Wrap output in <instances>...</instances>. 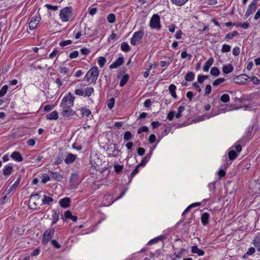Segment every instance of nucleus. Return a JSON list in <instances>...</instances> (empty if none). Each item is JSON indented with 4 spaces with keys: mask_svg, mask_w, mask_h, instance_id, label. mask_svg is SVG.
<instances>
[{
    "mask_svg": "<svg viewBox=\"0 0 260 260\" xmlns=\"http://www.w3.org/2000/svg\"><path fill=\"white\" fill-rule=\"evenodd\" d=\"M99 75V70L96 66L93 67L87 72L85 80L90 83H95Z\"/></svg>",
    "mask_w": 260,
    "mask_h": 260,
    "instance_id": "f257e3e1",
    "label": "nucleus"
},
{
    "mask_svg": "<svg viewBox=\"0 0 260 260\" xmlns=\"http://www.w3.org/2000/svg\"><path fill=\"white\" fill-rule=\"evenodd\" d=\"M72 8L67 7L63 8L60 12V18L63 22H67L72 16Z\"/></svg>",
    "mask_w": 260,
    "mask_h": 260,
    "instance_id": "f03ea898",
    "label": "nucleus"
},
{
    "mask_svg": "<svg viewBox=\"0 0 260 260\" xmlns=\"http://www.w3.org/2000/svg\"><path fill=\"white\" fill-rule=\"evenodd\" d=\"M75 97L72 96L71 92H69L67 95L63 97L60 104V106L62 107H72L74 105Z\"/></svg>",
    "mask_w": 260,
    "mask_h": 260,
    "instance_id": "7ed1b4c3",
    "label": "nucleus"
},
{
    "mask_svg": "<svg viewBox=\"0 0 260 260\" xmlns=\"http://www.w3.org/2000/svg\"><path fill=\"white\" fill-rule=\"evenodd\" d=\"M54 229L52 226L45 230L42 238V243L44 244H47L54 236Z\"/></svg>",
    "mask_w": 260,
    "mask_h": 260,
    "instance_id": "20e7f679",
    "label": "nucleus"
},
{
    "mask_svg": "<svg viewBox=\"0 0 260 260\" xmlns=\"http://www.w3.org/2000/svg\"><path fill=\"white\" fill-rule=\"evenodd\" d=\"M144 36V31L140 30L135 32L131 39V44L132 45H136L139 44Z\"/></svg>",
    "mask_w": 260,
    "mask_h": 260,
    "instance_id": "39448f33",
    "label": "nucleus"
},
{
    "mask_svg": "<svg viewBox=\"0 0 260 260\" xmlns=\"http://www.w3.org/2000/svg\"><path fill=\"white\" fill-rule=\"evenodd\" d=\"M150 26L153 29L159 30L161 27L160 18L157 14H154L150 21Z\"/></svg>",
    "mask_w": 260,
    "mask_h": 260,
    "instance_id": "423d86ee",
    "label": "nucleus"
},
{
    "mask_svg": "<svg viewBox=\"0 0 260 260\" xmlns=\"http://www.w3.org/2000/svg\"><path fill=\"white\" fill-rule=\"evenodd\" d=\"M257 3L258 0H253L252 2L250 4L244 15V18L245 19L248 17L251 14L255 12Z\"/></svg>",
    "mask_w": 260,
    "mask_h": 260,
    "instance_id": "0eeeda50",
    "label": "nucleus"
},
{
    "mask_svg": "<svg viewBox=\"0 0 260 260\" xmlns=\"http://www.w3.org/2000/svg\"><path fill=\"white\" fill-rule=\"evenodd\" d=\"M77 158V156L76 155L73 154L72 153H68L67 156L64 158L63 156L59 157L58 158V160H56V162H59L64 160L65 162H74L76 159Z\"/></svg>",
    "mask_w": 260,
    "mask_h": 260,
    "instance_id": "6e6552de",
    "label": "nucleus"
},
{
    "mask_svg": "<svg viewBox=\"0 0 260 260\" xmlns=\"http://www.w3.org/2000/svg\"><path fill=\"white\" fill-rule=\"evenodd\" d=\"M40 20L41 17L40 16H33L29 23V28L31 30L35 29L40 21Z\"/></svg>",
    "mask_w": 260,
    "mask_h": 260,
    "instance_id": "1a4fd4ad",
    "label": "nucleus"
},
{
    "mask_svg": "<svg viewBox=\"0 0 260 260\" xmlns=\"http://www.w3.org/2000/svg\"><path fill=\"white\" fill-rule=\"evenodd\" d=\"M250 186L254 190L255 192H260V177L255 179L250 182Z\"/></svg>",
    "mask_w": 260,
    "mask_h": 260,
    "instance_id": "9d476101",
    "label": "nucleus"
},
{
    "mask_svg": "<svg viewBox=\"0 0 260 260\" xmlns=\"http://www.w3.org/2000/svg\"><path fill=\"white\" fill-rule=\"evenodd\" d=\"M93 165V164H91ZM92 167H93L95 170L99 171L101 173H104L107 171L109 173V171L108 170V167L106 166H103V164H93V165H92Z\"/></svg>",
    "mask_w": 260,
    "mask_h": 260,
    "instance_id": "9b49d317",
    "label": "nucleus"
},
{
    "mask_svg": "<svg viewBox=\"0 0 260 260\" xmlns=\"http://www.w3.org/2000/svg\"><path fill=\"white\" fill-rule=\"evenodd\" d=\"M61 115L63 117H71L75 114V112L72 110L71 107H62Z\"/></svg>",
    "mask_w": 260,
    "mask_h": 260,
    "instance_id": "f8f14e48",
    "label": "nucleus"
},
{
    "mask_svg": "<svg viewBox=\"0 0 260 260\" xmlns=\"http://www.w3.org/2000/svg\"><path fill=\"white\" fill-rule=\"evenodd\" d=\"M249 78L246 74H241L236 76L234 78L235 82L239 84H243L246 81H247Z\"/></svg>",
    "mask_w": 260,
    "mask_h": 260,
    "instance_id": "ddd939ff",
    "label": "nucleus"
},
{
    "mask_svg": "<svg viewBox=\"0 0 260 260\" xmlns=\"http://www.w3.org/2000/svg\"><path fill=\"white\" fill-rule=\"evenodd\" d=\"M71 200L70 198L65 197L59 201L60 206L64 208H67L70 206Z\"/></svg>",
    "mask_w": 260,
    "mask_h": 260,
    "instance_id": "4468645a",
    "label": "nucleus"
},
{
    "mask_svg": "<svg viewBox=\"0 0 260 260\" xmlns=\"http://www.w3.org/2000/svg\"><path fill=\"white\" fill-rule=\"evenodd\" d=\"M124 62V58L122 57H119L118 59L110 66V69H116L122 65Z\"/></svg>",
    "mask_w": 260,
    "mask_h": 260,
    "instance_id": "2eb2a0df",
    "label": "nucleus"
},
{
    "mask_svg": "<svg viewBox=\"0 0 260 260\" xmlns=\"http://www.w3.org/2000/svg\"><path fill=\"white\" fill-rule=\"evenodd\" d=\"M59 213L60 211L59 209H56L53 210L51 225L55 224V223H57L59 219Z\"/></svg>",
    "mask_w": 260,
    "mask_h": 260,
    "instance_id": "dca6fc26",
    "label": "nucleus"
},
{
    "mask_svg": "<svg viewBox=\"0 0 260 260\" xmlns=\"http://www.w3.org/2000/svg\"><path fill=\"white\" fill-rule=\"evenodd\" d=\"M210 215L208 213H204L201 217V220L203 225H207L209 222Z\"/></svg>",
    "mask_w": 260,
    "mask_h": 260,
    "instance_id": "f3484780",
    "label": "nucleus"
},
{
    "mask_svg": "<svg viewBox=\"0 0 260 260\" xmlns=\"http://www.w3.org/2000/svg\"><path fill=\"white\" fill-rule=\"evenodd\" d=\"M145 165H146V164H139V165L135 168L134 170L131 174V175L129 177V180L128 183H129L131 182L133 178L135 176V175L138 173L139 168L140 167H144Z\"/></svg>",
    "mask_w": 260,
    "mask_h": 260,
    "instance_id": "a211bd4d",
    "label": "nucleus"
},
{
    "mask_svg": "<svg viewBox=\"0 0 260 260\" xmlns=\"http://www.w3.org/2000/svg\"><path fill=\"white\" fill-rule=\"evenodd\" d=\"M234 70V67L232 64H228L224 65L222 67V71L224 74H227L231 73Z\"/></svg>",
    "mask_w": 260,
    "mask_h": 260,
    "instance_id": "6ab92c4d",
    "label": "nucleus"
},
{
    "mask_svg": "<svg viewBox=\"0 0 260 260\" xmlns=\"http://www.w3.org/2000/svg\"><path fill=\"white\" fill-rule=\"evenodd\" d=\"M11 157L15 161H21L23 160L22 157L19 152L14 151L11 154Z\"/></svg>",
    "mask_w": 260,
    "mask_h": 260,
    "instance_id": "aec40b11",
    "label": "nucleus"
},
{
    "mask_svg": "<svg viewBox=\"0 0 260 260\" xmlns=\"http://www.w3.org/2000/svg\"><path fill=\"white\" fill-rule=\"evenodd\" d=\"M191 252L197 253L199 256H202L205 254V251L203 250L199 249L197 246H192L191 247Z\"/></svg>",
    "mask_w": 260,
    "mask_h": 260,
    "instance_id": "412c9836",
    "label": "nucleus"
},
{
    "mask_svg": "<svg viewBox=\"0 0 260 260\" xmlns=\"http://www.w3.org/2000/svg\"><path fill=\"white\" fill-rule=\"evenodd\" d=\"M58 118V113L56 111H54L46 115V119L48 120H56Z\"/></svg>",
    "mask_w": 260,
    "mask_h": 260,
    "instance_id": "4be33fe9",
    "label": "nucleus"
},
{
    "mask_svg": "<svg viewBox=\"0 0 260 260\" xmlns=\"http://www.w3.org/2000/svg\"><path fill=\"white\" fill-rule=\"evenodd\" d=\"M253 244L257 250L260 252V235L256 236L253 240Z\"/></svg>",
    "mask_w": 260,
    "mask_h": 260,
    "instance_id": "5701e85b",
    "label": "nucleus"
},
{
    "mask_svg": "<svg viewBox=\"0 0 260 260\" xmlns=\"http://www.w3.org/2000/svg\"><path fill=\"white\" fill-rule=\"evenodd\" d=\"M214 59L213 58H209L205 63L204 67H203V70L205 72H208L209 69L213 64Z\"/></svg>",
    "mask_w": 260,
    "mask_h": 260,
    "instance_id": "b1692460",
    "label": "nucleus"
},
{
    "mask_svg": "<svg viewBox=\"0 0 260 260\" xmlns=\"http://www.w3.org/2000/svg\"><path fill=\"white\" fill-rule=\"evenodd\" d=\"M64 217L66 218L70 219L73 221H76L78 218L77 216L72 215V213L70 210H67L65 212Z\"/></svg>",
    "mask_w": 260,
    "mask_h": 260,
    "instance_id": "393cba45",
    "label": "nucleus"
},
{
    "mask_svg": "<svg viewBox=\"0 0 260 260\" xmlns=\"http://www.w3.org/2000/svg\"><path fill=\"white\" fill-rule=\"evenodd\" d=\"M53 201V199L52 198L48 197L46 195L43 196V198L42 199V204L44 205H50L51 203Z\"/></svg>",
    "mask_w": 260,
    "mask_h": 260,
    "instance_id": "a878e982",
    "label": "nucleus"
},
{
    "mask_svg": "<svg viewBox=\"0 0 260 260\" xmlns=\"http://www.w3.org/2000/svg\"><path fill=\"white\" fill-rule=\"evenodd\" d=\"M49 172L51 173V178L52 179H54V180L57 181H61V179L63 178L62 176L59 173L53 172L52 171H49Z\"/></svg>",
    "mask_w": 260,
    "mask_h": 260,
    "instance_id": "bb28decb",
    "label": "nucleus"
},
{
    "mask_svg": "<svg viewBox=\"0 0 260 260\" xmlns=\"http://www.w3.org/2000/svg\"><path fill=\"white\" fill-rule=\"evenodd\" d=\"M169 91L171 94V95L175 99L177 98V94L176 93V86L173 84H172L169 86Z\"/></svg>",
    "mask_w": 260,
    "mask_h": 260,
    "instance_id": "cd10ccee",
    "label": "nucleus"
},
{
    "mask_svg": "<svg viewBox=\"0 0 260 260\" xmlns=\"http://www.w3.org/2000/svg\"><path fill=\"white\" fill-rule=\"evenodd\" d=\"M20 177H19L15 181V182L12 185H11L9 189L7 191V194H10L12 191V190L18 185L20 182Z\"/></svg>",
    "mask_w": 260,
    "mask_h": 260,
    "instance_id": "c85d7f7f",
    "label": "nucleus"
},
{
    "mask_svg": "<svg viewBox=\"0 0 260 260\" xmlns=\"http://www.w3.org/2000/svg\"><path fill=\"white\" fill-rule=\"evenodd\" d=\"M13 170L12 166L6 165L3 169V174L6 176H8L11 174Z\"/></svg>",
    "mask_w": 260,
    "mask_h": 260,
    "instance_id": "c756f323",
    "label": "nucleus"
},
{
    "mask_svg": "<svg viewBox=\"0 0 260 260\" xmlns=\"http://www.w3.org/2000/svg\"><path fill=\"white\" fill-rule=\"evenodd\" d=\"M79 110L81 112V115L82 117L88 116L91 113L90 110L86 108L82 107Z\"/></svg>",
    "mask_w": 260,
    "mask_h": 260,
    "instance_id": "7c9ffc66",
    "label": "nucleus"
},
{
    "mask_svg": "<svg viewBox=\"0 0 260 260\" xmlns=\"http://www.w3.org/2000/svg\"><path fill=\"white\" fill-rule=\"evenodd\" d=\"M195 74L192 72H188L185 77L186 81H192L194 78Z\"/></svg>",
    "mask_w": 260,
    "mask_h": 260,
    "instance_id": "2f4dec72",
    "label": "nucleus"
},
{
    "mask_svg": "<svg viewBox=\"0 0 260 260\" xmlns=\"http://www.w3.org/2000/svg\"><path fill=\"white\" fill-rule=\"evenodd\" d=\"M129 75L128 74L124 75L122 77V79L120 80L119 85L121 87L124 86L127 82L128 80L129 79Z\"/></svg>",
    "mask_w": 260,
    "mask_h": 260,
    "instance_id": "473e14b6",
    "label": "nucleus"
},
{
    "mask_svg": "<svg viewBox=\"0 0 260 260\" xmlns=\"http://www.w3.org/2000/svg\"><path fill=\"white\" fill-rule=\"evenodd\" d=\"M173 4L177 6H182L184 5L188 0H171Z\"/></svg>",
    "mask_w": 260,
    "mask_h": 260,
    "instance_id": "72a5a7b5",
    "label": "nucleus"
},
{
    "mask_svg": "<svg viewBox=\"0 0 260 260\" xmlns=\"http://www.w3.org/2000/svg\"><path fill=\"white\" fill-rule=\"evenodd\" d=\"M121 49L123 51L127 52L131 50V47L126 42H123L121 44Z\"/></svg>",
    "mask_w": 260,
    "mask_h": 260,
    "instance_id": "f704fd0d",
    "label": "nucleus"
},
{
    "mask_svg": "<svg viewBox=\"0 0 260 260\" xmlns=\"http://www.w3.org/2000/svg\"><path fill=\"white\" fill-rule=\"evenodd\" d=\"M210 74L215 77H217L219 75L220 72L217 67H213L211 69Z\"/></svg>",
    "mask_w": 260,
    "mask_h": 260,
    "instance_id": "c9c22d12",
    "label": "nucleus"
},
{
    "mask_svg": "<svg viewBox=\"0 0 260 260\" xmlns=\"http://www.w3.org/2000/svg\"><path fill=\"white\" fill-rule=\"evenodd\" d=\"M185 107L183 106H180L178 108V111L175 115V117L177 118H179L182 116V113L184 111Z\"/></svg>",
    "mask_w": 260,
    "mask_h": 260,
    "instance_id": "e433bc0d",
    "label": "nucleus"
},
{
    "mask_svg": "<svg viewBox=\"0 0 260 260\" xmlns=\"http://www.w3.org/2000/svg\"><path fill=\"white\" fill-rule=\"evenodd\" d=\"M98 62L99 66L101 68H103L105 66V64L106 62V59L104 57L101 56V57H99Z\"/></svg>",
    "mask_w": 260,
    "mask_h": 260,
    "instance_id": "4c0bfd02",
    "label": "nucleus"
},
{
    "mask_svg": "<svg viewBox=\"0 0 260 260\" xmlns=\"http://www.w3.org/2000/svg\"><path fill=\"white\" fill-rule=\"evenodd\" d=\"M225 81L224 78H219L213 82V86H217Z\"/></svg>",
    "mask_w": 260,
    "mask_h": 260,
    "instance_id": "58836bf2",
    "label": "nucleus"
},
{
    "mask_svg": "<svg viewBox=\"0 0 260 260\" xmlns=\"http://www.w3.org/2000/svg\"><path fill=\"white\" fill-rule=\"evenodd\" d=\"M93 91H94V89L92 87H87L85 89L84 96H89L92 93Z\"/></svg>",
    "mask_w": 260,
    "mask_h": 260,
    "instance_id": "ea45409f",
    "label": "nucleus"
},
{
    "mask_svg": "<svg viewBox=\"0 0 260 260\" xmlns=\"http://www.w3.org/2000/svg\"><path fill=\"white\" fill-rule=\"evenodd\" d=\"M8 86L6 85H4L0 90V98L4 96L7 92Z\"/></svg>",
    "mask_w": 260,
    "mask_h": 260,
    "instance_id": "a19ab883",
    "label": "nucleus"
},
{
    "mask_svg": "<svg viewBox=\"0 0 260 260\" xmlns=\"http://www.w3.org/2000/svg\"><path fill=\"white\" fill-rule=\"evenodd\" d=\"M255 249L254 247H250L248 249V251L243 255V258H246L247 255H251L254 253Z\"/></svg>",
    "mask_w": 260,
    "mask_h": 260,
    "instance_id": "79ce46f5",
    "label": "nucleus"
},
{
    "mask_svg": "<svg viewBox=\"0 0 260 260\" xmlns=\"http://www.w3.org/2000/svg\"><path fill=\"white\" fill-rule=\"evenodd\" d=\"M237 156V153L234 150H231L229 151V158L230 160H233Z\"/></svg>",
    "mask_w": 260,
    "mask_h": 260,
    "instance_id": "37998d69",
    "label": "nucleus"
},
{
    "mask_svg": "<svg viewBox=\"0 0 260 260\" xmlns=\"http://www.w3.org/2000/svg\"><path fill=\"white\" fill-rule=\"evenodd\" d=\"M133 138V136L131 132L127 131L126 132L123 136V139L125 141H128Z\"/></svg>",
    "mask_w": 260,
    "mask_h": 260,
    "instance_id": "c03bdc74",
    "label": "nucleus"
},
{
    "mask_svg": "<svg viewBox=\"0 0 260 260\" xmlns=\"http://www.w3.org/2000/svg\"><path fill=\"white\" fill-rule=\"evenodd\" d=\"M107 20H108V22L110 23H114L115 22V20H116L115 15L113 13L109 14L108 16Z\"/></svg>",
    "mask_w": 260,
    "mask_h": 260,
    "instance_id": "a18cd8bd",
    "label": "nucleus"
},
{
    "mask_svg": "<svg viewBox=\"0 0 260 260\" xmlns=\"http://www.w3.org/2000/svg\"><path fill=\"white\" fill-rule=\"evenodd\" d=\"M163 238L162 236H158L151 240H150L148 243V245H151L157 242L159 240H161Z\"/></svg>",
    "mask_w": 260,
    "mask_h": 260,
    "instance_id": "49530a36",
    "label": "nucleus"
},
{
    "mask_svg": "<svg viewBox=\"0 0 260 260\" xmlns=\"http://www.w3.org/2000/svg\"><path fill=\"white\" fill-rule=\"evenodd\" d=\"M220 100L223 103H227L230 101V96L228 94H223L220 97Z\"/></svg>",
    "mask_w": 260,
    "mask_h": 260,
    "instance_id": "de8ad7c7",
    "label": "nucleus"
},
{
    "mask_svg": "<svg viewBox=\"0 0 260 260\" xmlns=\"http://www.w3.org/2000/svg\"><path fill=\"white\" fill-rule=\"evenodd\" d=\"M114 103H115L114 98H110V100H109L108 104H107L108 107L110 109H112L114 107Z\"/></svg>",
    "mask_w": 260,
    "mask_h": 260,
    "instance_id": "09e8293b",
    "label": "nucleus"
},
{
    "mask_svg": "<svg viewBox=\"0 0 260 260\" xmlns=\"http://www.w3.org/2000/svg\"><path fill=\"white\" fill-rule=\"evenodd\" d=\"M221 50L222 52H228L231 50V46L227 44H223Z\"/></svg>",
    "mask_w": 260,
    "mask_h": 260,
    "instance_id": "8fccbe9b",
    "label": "nucleus"
},
{
    "mask_svg": "<svg viewBox=\"0 0 260 260\" xmlns=\"http://www.w3.org/2000/svg\"><path fill=\"white\" fill-rule=\"evenodd\" d=\"M59 72L61 74L68 75L70 73V70L66 67H60Z\"/></svg>",
    "mask_w": 260,
    "mask_h": 260,
    "instance_id": "3c124183",
    "label": "nucleus"
},
{
    "mask_svg": "<svg viewBox=\"0 0 260 260\" xmlns=\"http://www.w3.org/2000/svg\"><path fill=\"white\" fill-rule=\"evenodd\" d=\"M149 131L148 128L146 126L140 127L137 131L138 134H141L142 132H148Z\"/></svg>",
    "mask_w": 260,
    "mask_h": 260,
    "instance_id": "603ef678",
    "label": "nucleus"
},
{
    "mask_svg": "<svg viewBox=\"0 0 260 260\" xmlns=\"http://www.w3.org/2000/svg\"><path fill=\"white\" fill-rule=\"evenodd\" d=\"M72 43V41L70 40L61 41L59 43V45L61 47H64Z\"/></svg>",
    "mask_w": 260,
    "mask_h": 260,
    "instance_id": "864d4df0",
    "label": "nucleus"
},
{
    "mask_svg": "<svg viewBox=\"0 0 260 260\" xmlns=\"http://www.w3.org/2000/svg\"><path fill=\"white\" fill-rule=\"evenodd\" d=\"M185 250L184 248H181L178 253L175 254V256L177 258L182 257L183 254L184 253Z\"/></svg>",
    "mask_w": 260,
    "mask_h": 260,
    "instance_id": "5fc2aeb1",
    "label": "nucleus"
},
{
    "mask_svg": "<svg viewBox=\"0 0 260 260\" xmlns=\"http://www.w3.org/2000/svg\"><path fill=\"white\" fill-rule=\"evenodd\" d=\"M45 7L50 10H53V11H56L58 10V6H52L50 4H46L45 5Z\"/></svg>",
    "mask_w": 260,
    "mask_h": 260,
    "instance_id": "6e6d98bb",
    "label": "nucleus"
},
{
    "mask_svg": "<svg viewBox=\"0 0 260 260\" xmlns=\"http://www.w3.org/2000/svg\"><path fill=\"white\" fill-rule=\"evenodd\" d=\"M123 166L122 165H115L114 166L115 171L117 173H120L123 169Z\"/></svg>",
    "mask_w": 260,
    "mask_h": 260,
    "instance_id": "4d7b16f0",
    "label": "nucleus"
},
{
    "mask_svg": "<svg viewBox=\"0 0 260 260\" xmlns=\"http://www.w3.org/2000/svg\"><path fill=\"white\" fill-rule=\"evenodd\" d=\"M211 90H212L211 86L209 84L206 85V88H205V95H209L211 92Z\"/></svg>",
    "mask_w": 260,
    "mask_h": 260,
    "instance_id": "13d9d810",
    "label": "nucleus"
},
{
    "mask_svg": "<svg viewBox=\"0 0 260 260\" xmlns=\"http://www.w3.org/2000/svg\"><path fill=\"white\" fill-rule=\"evenodd\" d=\"M80 52L82 55H87L90 52V50L89 49L83 47L81 49Z\"/></svg>",
    "mask_w": 260,
    "mask_h": 260,
    "instance_id": "bf43d9fd",
    "label": "nucleus"
},
{
    "mask_svg": "<svg viewBox=\"0 0 260 260\" xmlns=\"http://www.w3.org/2000/svg\"><path fill=\"white\" fill-rule=\"evenodd\" d=\"M51 245L57 249H59L61 245L57 242L56 240H52L51 242Z\"/></svg>",
    "mask_w": 260,
    "mask_h": 260,
    "instance_id": "052dcab7",
    "label": "nucleus"
},
{
    "mask_svg": "<svg viewBox=\"0 0 260 260\" xmlns=\"http://www.w3.org/2000/svg\"><path fill=\"white\" fill-rule=\"evenodd\" d=\"M78 55L79 52L77 51H74L70 54L69 57L70 59H73L77 57Z\"/></svg>",
    "mask_w": 260,
    "mask_h": 260,
    "instance_id": "680f3d73",
    "label": "nucleus"
},
{
    "mask_svg": "<svg viewBox=\"0 0 260 260\" xmlns=\"http://www.w3.org/2000/svg\"><path fill=\"white\" fill-rule=\"evenodd\" d=\"M215 183H216L215 181H213V182L210 183L208 184V187L209 188L210 191H212L215 189V188H216Z\"/></svg>",
    "mask_w": 260,
    "mask_h": 260,
    "instance_id": "e2e57ef3",
    "label": "nucleus"
},
{
    "mask_svg": "<svg viewBox=\"0 0 260 260\" xmlns=\"http://www.w3.org/2000/svg\"><path fill=\"white\" fill-rule=\"evenodd\" d=\"M249 79H250V80L252 81L253 83V84L255 85L259 84L260 81L255 76H253L251 77H249Z\"/></svg>",
    "mask_w": 260,
    "mask_h": 260,
    "instance_id": "0e129e2a",
    "label": "nucleus"
},
{
    "mask_svg": "<svg viewBox=\"0 0 260 260\" xmlns=\"http://www.w3.org/2000/svg\"><path fill=\"white\" fill-rule=\"evenodd\" d=\"M50 177H49L47 174L44 175L42 176L41 182L43 183H46L47 181L50 180Z\"/></svg>",
    "mask_w": 260,
    "mask_h": 260,
    "instance_id": "69168bd1",
    "label": "nucleus"
},
{
    "mask_svg": "<svg viewBox=\"0 0 260 260\" xmlns=\"http://www.w3.org/2000/svg\"><path fill=\"white\" fill-rule=\"evenodd\" d=\"M240 49L239 47H235L233 50V54L235 56H237L240 54Z\"/></svg>",
    "mask_w": 260,
    "mask_h": 260,
    "instance_id": "338daca9",
    "label": "nucleus"
},
{
    "mask_svg": "<svg viewBox=\"0 0 260 260\" xmlns=\"http://www.w3.org/2000/svg\"><path fill=\"white\" fill-rule=\"evenodd\" d=\"M226 172L224 169H220L218 171V175L219 177V178H221L225 175Z\"/></svg>",
    "mask_w": 260,
    "mask_h": 260,
    "instance_id": "774afa93",
    "label": "nucleus"
}]
</instances>
